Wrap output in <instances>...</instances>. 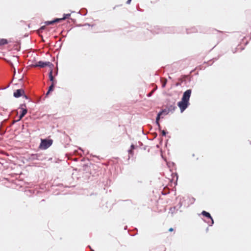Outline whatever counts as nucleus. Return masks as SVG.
<instances>
[{"label":"nucleus","mask_w":251,"mask_h":251,"mask_svg":"<svg viewBox=\"0 0 251 251\" xmlns=\"http://www.w3.org/2000/svg\"><path fill=\"white\" fill-rule=\"evenodd\" d=\"M192 91L190 89L186 90L183 95L181 100L178 102L177 105L183 112L189 104V99L191 96Z\"/></svg>","instance_id":"f257e3e1"},{"label":"nucleus","mask_w":251,"mask_h":251,"mask_svg":"<svg viewBox=\"0 0 251 251\" xmlns=\"http://www.w3.org/2000/svg\"><path fill=\"white\" fill-rule=\"evenodd\" d=\"M52 142L51 139H42L40 147L41 149L46 150L52 145Z\"/></svg>","instance_id":"f03ea898"},{"label":"nucleus","mask_w":251,"mask_h":251,"mask_svg":"<svg viewBox=\"0 0 251 251\" xmlns=\"http://www.w3.org/2000/svg\"><path fill=\"white\" fill-rule=\"evenodd\" d=\"M49 66L50 68V69H52V68L53 67V64L50 62H44L43 61H39L36 65V66H38L41 68L45 67V66Z\"/></svg>","instance_id":"7ed1b4c3"},{"label":"nucleus","mask_w":251,"mask_h":251,"mask_svg":"<svg viewBox=\"0 0 251 251\" xmlns=\"http://www.w3.org/2000/svg\"><path fill=\"white\" fill-rule=\"evenodd\" d=\"M26 105L25 104H22L21 105L20 109L22 110V112L19 116V120H21L23 117L27 113V110L26 109Z\"/></svg>","instance_id":"20e7f679"},{"label":"nucleus","mask_w":251,"mask_h":251,"mask_svg":"<svg viewBox=\"0 0 251 251\" xmlns=\"http://www.w3.org/2000/svg\"><path fill=\"white\" fill-rule=\"evenodd\" d=\"M24 94V90L20 89H18L15 92H14V96L16 98H19V97L23 96Z\"/></svg>","instance_id":"39448f33"},{"label":"nucleus","mask_w":251,"mask_h":251,"mask_svg":"<svg viewBox=\"0 0 251 251\" xmlns=\"http://www.w3.org/2000/svg\"><path fill=\"white\" fill-rule=\"evenodd\" d=\"M201 214H202L203 216H205V217H207V218H208L210 219L211 220V222H211V224H213L214 223L213 220V219L212 218V217H211V216L210 214L208 212H206V211H203L201 212Z\"/></svg>","instance_id":"423d86ee"},{"label":"nucleus","mask_w":251,"mask_h":251,"mask_svg":"<svg viewBox=\"0 0 251 251\" xmlns=\"http://www.w3.org/2000/svg\"><path fill=\"white\" fill-rule=\"evenodd\" d=\"M8 43L9 41L6 39L2 38L0 39V47L7 44Z\"/></svg>","instance_id":"0eeeda50"},{"label":"nucleus","mask_w":251,"mask_h":251,"mask_svg":"<svg viewBox=\"0 0 251 251\" xmlns=\"http://www.w3.org/2000/svg\"><path fill=\"white\" fill-rule=\"evenodd\" d=\"M53 70L52 69H50V73H49V78L50 81H51L52 82L54 83L55 80L54 78L52 75Z\"/></svg>","instance_id":"6e6552de"},{"label":"nucleus","mask_w":251,"mask_h":251,"mask_svg":"<svg viewBox=\"0 0 251 251\" xmlns=\"http://www.w3.org/2000/svg\"><path fill=\"white\" fill-rule=\"evenodd\" d=\"M54 83L53 82L51 83V85H50V86L49 87V90L47 92V93H46V97L49 95V94L50 93V92L52 91L53 90V88H54Z\"/></svg>","instance_id":"1a4fd4ad"},{"label":"nucleus","mask_w":251,"mask_h":251,"mask_svg":"<svg viewBox=\"0 0 251 251\" xmlns=\"http://www.w3.org/2000/svg\"><path fill=\"white\" fill-rule=\"evenodd\" d=\"M59 20L57 19H55L54 20L51 21H47L46 22V24L47 25H53L55 23L59 22Z\"/></svg>","instance_id":"9d476101"},{"label":"nucleus","mask_w":251,"mask_h":251,"mask_svg":"<svg viewBox=\"0 0 251 251\" xmlns=\"http://www.w3.org/2000/svg\"><path fill=\"white\" fill-rule=\"evenodd\" d=\"M161 82L162 83V87L164 88L166 86V84L167 83V80L166 78H162L161 79Z\"/></svg>","instance_id":"9b49d317"},{"label":"nucleus","mask_w":251,"mask_h":251,"mask_svg":"<svg viewBox=\"0 0 251 251\" xmlns=\"http://www.w3.org/2000/svg\"><path fill=\"white\" fill-rule=\"evenodd\" d=\"M70 16H71L70 14H64L63 18H58V19L59 20V22H60V21H61L62 20H64L66 19L69 18L70 17Z\"/></svg>","instance_id":"f8f14e48"},{"label":"nucleus","mask_w":251,"mask_h":251,"mask_svg":"<svg viewBox=\"0 0 251 251\" xmlns=\"http://www.w3.org/2000/svg\"><path fill=\"white\" fill-rule=\"evenodd\" d=\"M162 112H159L157 116L156 119V122L158 124V126H159L158 121L160 119V115L162 114Z\"/></svg>","instance_id":"ddd939ff"},{"label":"nucleus","mask_w":251,"mask_h":251,"mask_svg":"<svg viewBox=\"0 0 251 251\" xmlns=\"http://www.w3.org/2000/svg\"><path fill=\"white\" fill-rule=\"evenodd\" d=\"M45 28V26H41L40 29H39V31H42L43 29Z\"/></svg>","instance_id":"4468645a"},{"label":"nucleus","mask_w":251,"mask_h":251,"mask_svg":"<svg viewBox=\"0 0 251 251\" xmlns=\"http://www.w3.org/2000/svg\"><path fill=\"white\" fill-rule=\"evenodd\" d=\"M161 133H162V136H166V132L164 130H162L161 132Z\"/></svg>","instance_id":"2eb2a0df"},{"label":"nucleus","mask_w":251,"mask_h":251,"mask_svg":"<svg viewBox=\"0 0 251 251\" xmlns=\"http://www.w3.org/2000/svg\"><path fill=\"white\" fill-rule=\"evenodd\" d=\"M128 152L129 153H130V154H133V151L132 149L128 151Z\"/></svg>","instance_id":"dca6fc26"},{"label":"nucleus","mask_w":251,"mask_h":251,"mask_svg":"<svg viewBox=\"0 0 251 251\" xmlns=\"http://www.w3.org/2000/svg\"><path fill=\"white\" fill-rule=\"evenodd\" d=\"M174 231V229L172 227H171V228H170L169 229V231H170V232H172V231Z\"/></svg>","instance_id":"f3484780"},{"label":"nucleus","mask_w":251,"mask_h":251,"mask_svg":"<svg viewBox=\"0 0 251 251\" xmlns=\"http://www.w3.org/2000/svg\"><path fill=\"white\" fill-rule=\"evenodd\" d=\"M131 0H127V1H126V3L127 4H129L131 2Z\"/></svg>","instance_id":"a211bd4d"},{"label":"nucleus","mask_w":251,"mask_h":251,"mask_svg":"<svg viewBox=\"0 0 251 251\" xmlns=\"http://www.w3.org/2000/svg\"><path fill=\"white\" fill-rule=\"evenodd\" d=\"M131 148L132 150L134 149V146L133 145H132L131 146Z\"/></svg>","instance_id":"6ab92c4d"},{"label":"nucleus","mask_w":251,"mask_h":251,"mask_svg":"<svg viewBox=\"0 0 251 251\" xmlns=\"http://www.w3.org/2000/svg\"><path fill=\"white\" fill-rule=\"evenodd\" d=\"M11 65L12 66V67H14L12 64H11ZM13 68L15 69L14 68ZM14 74H15V69H14Z\"/></svg>","instance_id":"aec40b11"},{"label":"nucleus","mask_w":251,"mask_h":251,"mask_svg":"<svg viewBox=\"0 0 251 251\" xmlns=\"http://www.w3.org/2000/svg\"><path fill=\"white\" fill-rule=\"evenodd\" d=\"M181 81H182L183 80V79L182 78H181L179 79Z\"/></svg>","instance_id":"412c9836"},{"label":"nucleus","mask_w":251,"mask_h":251,"mask_svg":"<svg viewBox=\"0 0 251 251\" xmlns=\"http://www.w3.org/2000/svg\"><path fill=\"white\" fill-rule=\"evenodd\" d=\"M169 78L170 79H172V77H171V76H169Z\"/></svg>","instance_id":"4be33fe9"}]
</instances>
